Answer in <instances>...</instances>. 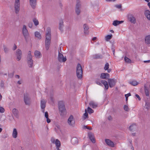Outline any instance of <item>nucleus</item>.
<instances>
[{
	"label": "nucleus",
	"instance_id": "338daca9",
	"mask_svg": "<svg viewBox=\"0 0 150 150\" xmlns=\"http://www.w3.org/2000/svg\"><path fill=\"white\" fill-rule=\"evenodd\" d=\"M15 77L16 78H17L18 79H19V78H20V76L18 75H16Z\"/></svg>",
	"mask_w": 150,
	"mask_h": 150
},
{
	"label": "nucleus",
	"instance_id": "09e8293b",
	"mask_svg": "<svg viewBox=\"0 0 150 150\" xmlns=\"http://www.w3.org/2000/svg\"><path fill=\"white\" fill-rule=\"evenodd\" d=\"M96 83L98 85L101 86L102 85V84L100 82V81H98V79H96Z\"/></svg>",
	"mask_w": 150,
	"mask_h": 150
},
{
	"label": "nucleus",
	"instance_id": "052dcab7",
	"mask_svg": "<svg viewBox=\"0 0 150 150\" xmlns=\"http://www.w3.org/2000/svg\"><path fill=\"white\" fill-rule=\"evenodd\" d=\"M51 141L52 143H55V141L54 138H52L51 139Z\"/></svg>",
	"mask_w": 150,
	"mask_h": 150
},
{
	"label": "nucleus",
	"instance_id": "393cba45",
	"mask_svg": "<svg viewBox=\"0 0 150 150\" xmlns=\"http://www.w3.org/2000/svg\"><path fill=\"white\" fill-rule=\"evenodd\" d=\"M83 28L84 30V33L85 35H88V32L87 31L89 29L88 26L86 24H85L83 25Z\"/></svg>",
	"mask_w": 150,
	"mask_h": 150
},
{
	"label": "nucleus",
	"instance_id": "72a5a7b5",
	"mask_svg": "<svg viewBox=\"0 0 150 150\" xmlns=\"http://www.w3.org/2000/svg\"><path fill=\"white\" fill-rule=\"evenodd\" d=\"M150 103L146 101L145 106H144V108L147 110H149L150 108Z\"/></svg>",
	"mask_w": 150,
	"mask_h": 150
},
{
	"label": "nucleus",
	"instance_id": "c03bdc74",
	"mask_svg": "<svg viewBox=\"0 0 150 150\" xmlns=\"http://www.w3.org/2000/svg\"><path fill=\"white\" fill-rule=\"evenodd\" d=\"M131 96V94L130 93H128L125 95V96L126 98V101H127L128 100V97Z\"/></svg>",
	"mask_w": 150,
	"mask_h": 150
},
{
	"label": "nucleus",
	"instance_id": "680f3d73",
	"mask_svg": "<svg viewBox=\"0 0 150 150\" xmlns=\"http://www.w3.org/2000/svg\"><path fill=\"white\" fill-rule=\"evenodd\" d=\"M123 22H124L123 21H117V22L118 23V25L122 23Z\"/></svg>",
	"mask_w": 150,
	"mask_h": 150
},
{
	"label": "nucleus",
	"instance_id": "cd10ccee",
	"mask_svg": "<svg viewBox=\"0 0 150 150\" xmlns=\"http://www.w3.org/2000/svg\"><path fill=\"white\" fill-rule=\"evenodd\" d=\"M93 57L95 59H102L103 58L102 55L100 54H95L93 56Z\"/></svg>",
	"mask_w": 150,
	"mask_h": 150
},
{
	"label": "nucleus",
	"instance_id": "412c9836",
	"mask_svg": "<svg viewBox=\"0 0 150 150\" xmlns=\"http://www.w3.org/2000/svg\"><path fill=\"white\" fill-rule=\"evenodd\" d=\"M71 142L73 145L77 144L78 142V139L76 137L73 138L71 140Z\"/></svg>",
	"mask_w": 150,
	"mask_h": 150
},
{
	"label": "nucleus",
	"instance_id": "bb28decb",
	"mask_svg": "<svg viewBox=\"0 0 150 150\" xmlns=\"http://www.w3.org/2000/svg\"><path fill=\"white\" fill-rule=\"evenodd\" d=\"M89 105L90 106L93 108H95L97 107L98 105L97 103L93 101H91L89 103Z\"/></svg>",
	"mask_w": 150,
	"mask_h": 150
},
{
	"label": "nucleus",
	"instance_id": "37998d69",
	"mask_svg": "<svg viewBox=\"0 0 150 150\" xmlns=\"http://www.w3.org/2000/svg\"><path fill=\"white\" fill-rule=\"evenodd\" d=\"M112 24L113 25L115 26H116L118 25V23L117 22V20H115L113 22Z\"/></svg>",
	"mask_w": 150,
	"mask_h": 150
},
{
	"label": "nucleus",
	"instance_id": "4468645a",
	"mask_svg": "<svg viewBox=\"0 0 150 150\" xmlns=\"http://www.w3.org/2000/svg\"><path fill=\"white\" fill-rule=\"evenodd\" d=\"M36 0H30V4L33 9H35L36 6Z\"/></svg>",
	"mask_w": 150,
	"mask_h": 150
},
{
	"label": "nucleus",
	"instance_id": "6ab92c4d",
	"mask_svg": "<svg viewBox=\"0 0 150 150\" xmlns=\"http://www.w3.org/2000/svg\"><path fill=\"white\" fill-rule=\"evenodd\" d=\"M64 25H63V22L62 20H60L59 21V30L62 32L63 31V28Z\"/></svg>",
	"mask_w": 150,
	"mask_h": 150
},
{
	"label": "nucleus",
	"instance_id": "f704fd0d",
	"mask_svg": "<svg viewBox=\"0 0 150 150\" xmlns=\"http://www.w3.org/2000/svg\"><path fill=\"white\" fill-rule=\"evenodd\" d=\"M33 21L35 26H37L39 24V23L38 20L35 18H34L33 20Z\"/></svg>",
	"mask_w": 150,
	"mask_h": 150
},
{
	"label": "nucleus",
	"instance_id": "69168bd1",
	"mask_svg": "<svg viewBox=\"0 0 150 150\" xmlns=\"http://www.w3.org/2000/svg\"><path fill=\"white\" fill-rule=\"evenodd\" d=\"M20 3L19 0H15V3Z\"/></svg>",
	"mask_w": 150,
	"mask_h": 150
},
{
	"label": "nucleus",
	"instance_id": "2eb2a0df",
	"mask_svg": "<svg viewBox=\"0 0 150 150\" xmlns=\"http://www.w3.org/2000/svg\"><path fill=\"white\" fill-rule=\"evenodd\" d=\"M27 63L28 66L30 68L32 67L33 66V61L32 57L27 58Z\"/></svg>",
	"mask_w": 150,
	"mask_h": 150
},
{
	"label": "nucleus",
	"instance_id": "20e7f679",
	"mask_svg": "<svg viewBox=\"0 0 150 150\" xmlns=\"http://www.w3.org/2000/svg\"><path fill=\"white\" fill-rule=\"evenodd\" d=\"M83 71L81 65L78 64L76 67V75L78 78L81 79L82 77Z\"/></svg>",
	"mask_w": 150,
	"mask_h": 150
},
{
	"label": "nucleus",
	"instance_id": "a19ab883",
	"mask_svg": "<svg viewBox=\"0 0 150 150\" xmlns=\"http://www.w3.org/2000/svg\"><path fill=\"white\" fill-rule=\"evenodd\" d=\"M145 93L146 95V96H148L149 95V92L148 90L146 89L145 88Z\"/></svg>",
	"mask_w": 150,
	"mask_h": 150
},
{
	"label": "nucleus",
	"instance_id": "603ef678",
	"mask_svg": "<svg viewBox=\"0 0 150 150\" xmlns=\"http://www.w3.org/2000/svg\"><path fill=\"white\" fill-rule=\"evenodd\" d=\"M45 48L47 50H48L49 48L50 45L45 44Z\"/></svg>",
	"mask_w": 150,
	"mask_h": 150
},
{
	"label": "nucleus",
	"instance_id": "dca6fc26",
	"mask_svg": "<svg viewBox=\"0 0 150 150\" xmlns=\"http://www.w3.org/2000/svg\"><path fill=\"white\" fill-rule=\"evenodd\" d=\"M12 112L14 115L17 118H19V111L16 108L13 109Z\"/></svg>",
	"mask_w": 150,
	"mask_h": 150
},
{
	"label": "nucleus",
	"instance_id": "f8f14e48",
	"mask_svg": "<svg viewBox=\"0 0 150 150\" xmlns=\"http://www.w3.org/2000/svg\"><path fill=\"white\" fill-rule=\"evenodd\" d=\"M105 143L109 146L111 147H114V143L110 139H106L105 140Z\"/></svg>",
	"mask_w": 150,
	"mask_h": 150
},
{
	"label": "nucleus",
	"instance_id": "9d476101",
	"mask_svg": "<svg viewBox=\"0 0 150 150\" xmlns=\"http://www.w3.org/2000/svg\"><path fill=\"white\" fill-rule=\"evenodd\" d=\"M16 56L18 61H19L21 59L22 57V52L20 49H18L16 50Z\"/></svg>",
	"mask_w": 150,
	"mask_h": 150
},
{
	"label": "nucleus",
	"instance_id": "5fc2aeb1",
	"mask_svg": "<svg viewBox=\"0 0 150 150\" xmlns=\"http://www.w3.org/2000/svg\"><path fill=\"white\" fill-rule=\"evenodd\" d=\"M45 117L46 118L48 117L49 115L48 112H45Z\"/></svg>",
	"mask_w": 150,
	"mask_h": 150
},
{
	"label": "nucleus",
	"instance_id": "864d4df0",
	"mask_svg": "<svg viewBox=\"0 0 150 150\" xmlns=\"http://www.w3.org/2000/svg\"><path fill=\"white\" fill-rule=\"evenodd\" d=\"M85 113L83 115H84L85 117H87V116H88V114L87 113V111H86V109H85Z\"/></svg>",
	"mask_w": 150,
	"mask_h": 150
},
{
	"label": "nucleus",
	"instance_id": "13d9d810",
	"mask_svg": "<svg viewBox=\"0 0 150 150\" xmlns=\"http://www.w3.org/2000/svg\"><path fill=\"white\" fill-rule=\"evenodd\" d=\"M135 96L138 98L139 100H141V98L138 95L136 94L135 95Z\"/></svg>",
	"mask_w": 150,
	"mask_h": 150
},
{
	"label": "nucleus",
	"instance_id": "4be33fe9",
	"mask_svg": "<svg viewBox=\"0 0 150 150\" xmlns=\"http://www.w3.org/2000/svg\"><path fill=\"white\" fill-rule=\"evenodd\" d=\"M56 146V148L57 150H59V147L60 146L61 144L60 141L58 139H56L55 143Z\"/></svg>",
	"mask_w": 150,
	"mask_h": 150
},
{
	"label": "nucleus",
	"instance_id": "b1692460",
	"mask_svg": "<svg viewBox=\"0 0 150 150\" xmlns=\"http://www.w3.org/2000/svg\"><path fill=\"white\" fill-rule=\"evenodd\" d=\"M20 3L15 4V8L16 12L18 13L19 10Z\"/></svg>",
	"mask_w": 150,
	"mask_h": 150
},
{
	"label": "nucleus",
	"instance_id": "58836bf2",
	"mask_svg": "<svg viewBox=\"0 0 150 150\" xmlns=\"http://www.w3.org/2000/svg\"><path fill=\"white\" fill-rule=\"evenodd\" d=\"M87 111L88 113L89 114L93 113L94 112L93 110L89 107H88L87 108Z\"/></svg>",
	"mask_w": 150,
	"mask_h": 150
},
{
	"label": "nucleus",
	"instance_id": "49530a36",
	"mask_svg": "<svg viewBox=\"0 0 150 150\" xmlns=\"http://www.w3.org/2000/svg\"><path fill=\"white\" fill-rule=\"evenodd\" d=\"M33 23L32 22H29L28 23V26L29 28H31L33 26Z\"/></svg>",
	"mask_w": 150,
	"mask_h": 150
},
{
	"label": "nucleus",
	"instance_id": "1a4fd4ad",
	"mask_svg": "<svg viewBox=\"0 0 150 150\" xmlns=\"http://www.w3.org/2000/svg\"><path fill=\"white\" fill-rule=\"evenodd\" d=\"M108 83L110 88L114 87L116 83V81L113 79H108Z\"/></svg>",
	"mask_w": 150,
	"mask_h": 150
},
{
	"label": "nucleus",
	"instance_id": "f03ea898",
	"mask_svg": "<svg viewBox=\"0 0 150 150\" xmlns=\"http://www.w3.org/2000/svg\"><path fill=\"white\" fill-rule=\"evenodd\" d=\"M51 29L50 28L48 27L47 29V32L46 34V40L45 44L50 45L51 37Z\"/></svg>",
	"mask_w": 150,
	"mask_h": 150
},
{
	"label": "nucleus",
	"instance_id": "de8ad7c7",
	"mask_svg": "<svg viewBox=\"0 0 150 150\" xmlns=\"http://www.w3.org/2000/svg\"><path fill=\"white\" fill-rule=\"evenodd\" d=\"M31 57H32V56H31V52L30 51H29L28 53L27 58H31Z\"/></svg>",
	"mask_w": 150,
	"mask_h": 150
},
{
	"label": "nucleus",
	"instance_id": "423d86ee",
	"mask_svg": "<svg viewBox=\"0 0 150 150\" xmlns=\"http://www.w3.org/2000/svg\"><path fill=\"white\" fill-rule=\"evenodd\" d=\"M58 59L60 62H65L67 60L66 57H64L63 54L60 53L59 51L58 52Z\"/></svg>",
	"mask_w": 150,
	"mask_h": 150
},
{
	"label": "nucleus",
	"instance_id": "c9c22d12",
	"mask_svg": "<svg viewBox=\"0 0 150 150\" xmlns=\"http://www.w3.org/2000/svg\"><path fill=\"white\" fill-rule=\"evenodd\" d=\"M129 83L131 85L134 86H136L138 84L137 82L135 81H130L129 82Z\"/></svg>",
	"mask_w": 150,
	"mask_h": 150
},
{
	"label": "nucleus",
	"instance_id": "a211bd4d",
	"mask_svg": "<svg viewBox=\"0 0 150 150\" xmlns=\"http://www.w3.org/2000/svg\"><path fill=\"white\" fill-rule=\"evenodd\" d=\"M46 101L44 99H42L41 100L40 102V106L41 109H45L46 107Z\"/></svg>",
	"mask_w": 150,
	"mask_h": 150
},
{
	"label": "nucleus",
	"instance_id": "6e6552de",
	"mask_svg": "<svg viewBox=\"0 0 150 150\" xmlns=\"http://www.w3.org/2000/svg\"><path fill=\"white\" fill-rule=\"evenodd\" d=\"M68 123L71 126H73L75 124V121L74 117L72 115H71L68 120Z\"/></svg>",
	"mask_w": 150,
	"mask_h": 150
},
{
	"label": "nucleus",
	"instance_id": "f257e3e1",
	"mask_svg": "<svg viewBox=\"0 0 150 150\" xmlns=\"http://www.w3.org/2000/svg\"><path fill=\"white\" fill-rule=\"evenodd\" d=\"M58 107L60 115L62 117H64L66 114L67 111L63 101H60L59 102Z\"/></svg>",
	"mask_w": 150,
	"mask_h": 150
},
{
	"label": "nucleus",
	"instance_id": "c756f323",
	"mask_svg": "<svg viewBox=\"0 0 150 150\" xmlns=\"http://www.w3.org/2000/svg\"><path fill=\"white\" fill-rule=\"evenodd\" d=\"M101 82L104 85L105 88L106 89H108V88L109 86L107 81L102 80L101 81Z\"/></svg>",
	"mask_w": 150,
	"mask_h": 150
},
{
	"label": "nucleus",
	"instance_id": "79ce46f5",
	"mask_svg": "<svg viewBox=\"0 0 150 150\" xmlns=\"http://www.w3.org/2000/svg\"><path fill=\"white\" fill-rule=\"evenodd\" d=\"M124 110L126 111H129V108L127 106L125 105L124 106Z\"/></svg>",
	"mask_w": 150,
	"mask_h": 150
},
{
	"label": "nucleus",
	"instance_id": "5701e85b",
	"mask_svg": "<svg viewBox=\"0 0 150 150\" xmlns=\"http://www.w3.org/2000/svg\"><path fill=\"white\" fill-rule=\"evenodd\" d=\"M144 14L147 19L150 20V11L148 10H146L144 12Z\"/></svg>",
	"mask_w": 150,
	"mask_h": 150
},
{
	"label": "nucleus",
	"instance_id": "6e6d98bb",
	"mask_svg": "<svg viewBox=\"0 0 150 150\" xmlns=\"http://www.w3.org/2000/svg\"><path fill=\"white\" fill-rule=\"evenodd\" d=\"M4 84L3 81H1V84H0V86H1V87H3L4 86Z\"/></svg>",
	"mask_w": 150,
	"mask_h": 150
},
{
	"label": "nucleus",
	"instance_id": "a878e982",
	"mask_svg": "<svg viewBox=\"0 0 150 150\" xmlns=\"http://www.w3.org/2000/svg\"><path fill=\"white\" fill-rule=\"evenodd\" d=\"M145 43L149 44H150V35L146 36L145 38Z\"/></svg>",
	"mask_w": 150,
	"mask_h": 150
},
{
	"label": "nucleus",
	"instance_id": "aec40b11",
	"mask_svg": "<svg viewBox=\"0 0 150 150\" xmlns=\"http://www.w3.org/2000/svg\"><path fill=\"white\" fill-rule=\"evenodd\" d=\"M137 128V126L135 124H133L130 126L129 129L131 131L133 132Z\"/></svg>",
	"mask_w": 150,
	"mask_h": 150
},
{
	"label": "nucleus",
	"instance_id": "e2e57ef3",
	"mask_svg": "<svg viewBox=\"0 0 150 150\" xmlns=\"http://www.w3.org/2000/svg\"><path fill=\"white\" fill-rule=\"evenodd\" d=\"M144 63H149L150 62V60H147V61H144Z\"/></svg>",
	"mask_w": 150,
	"mask_h": 150
},
{
	"label": "nucleus",
	"instance_id": "9b49d317",
	"mask_svg": "<svg viewBox=\"0 0 150 150\" xmlns=\"http://www.w3.org/2000/svg\"><path fill=\"white\" fill-rule=\"evenodd\" d=\"M128 18L129 21L134 24L136 23V19L132 14H129L128 16Z\"/></svg>",
	"mask_w": 150,
	"mask_h": 150
},
{
	"label": "nucleus",
	"instance_id": "473e14b6",
	"mask_svg": "<svg viewBox=\"0 0 150 150\" xmlns=\"http://www.w3.org/2000/svg\"><path fill=\"white\" fill-rule=\"evenodd\" d=\"M35 35L36 37L39 39H40L41 38V36L39 32L36 31L35 32Z\"/></svg>",
	"mask_w": 150,
	"mask_h": 150
},
{
	"label": "nucleus",
	"instance_id": "4c0bfd02",
	"mask_svg": "<svg viewBox=\"0 0 150 150\" xmlns=\"http://www.w3.org/2000/svg\"><path fill=\"white\" fill-rule=\"evenodd\" d=\"M125 60L126 62L128 63H130L131 62V60L126 57H125Z\"/></svg>",
	"mask_w": 150,
	"mask_h": 150
},
{
	"label": "nucleus",
	"instance_id": "0eeeda50",
	"mask_svg": "<svg viewBox=\"0 0 150 150\" xmlns=\"http://www.w3.org/2000/svg\"><path fill=\"white\" fill-rule=\"evenodd\" d=\"M81 8V4L79 0H77L75 8V12L77 15H79L80 13V8Z\"/></svg>",
	"mask_w": 150,
	"mask_h": 150
},
{
	"label": "nucleus",
	"instance_id": "a18cd8bd",
	"mask_svg": "<svg viewBox=\"0 0 150 150\" xmlns=\"http://www.w3.org/2000/svg\"><path fill=\"white\" fill-rule=\"evenodd\" d=\"M4 112V108L2 107H0V112L1 113H3Z\"/></svg>",
	"mask_w": 150,
	"mask_h": 150
},
{
	"label": "nucleus",
	"instance_id": "2f4dec72",
	"mask_svg": "<svg viewBox=\"0 0 150 150\" xmlns=\"http://www.w3.org/2000/svg\"><path fill=\"white\" fill-rule=\"evenodd\" d=\"M112 37V34L108 35L106 36L105 37V40L106 41H108L111 39Z\"/></svg>",
	"mask_w": 150,
	"mask_h": 150
},
{
	"label": "nucleus",
	"instance_id": "3c124183",
	"mask_svg": "<svg viewBox=\"0 0 150 150\" xmlns=\"http://www.w3.org/2000/svg\"><path fill=\"white\" fill-rule=\"evenodd\" d=\"M115 6L118 8H122V5L121 4L116 5Z\"/></svg>",
	"mask_w": 150,
	"mask_h": 150
},
{
	"label": "nucleus",
	"instance_id": "c85d7f7f",
	"mask_svg": "<svg viewBox=\"0 0 150 150\" xmlns=\"http://www.w3.org/2000/svg\"><path fill=\"white\" fill-rule=\"evenodd\" d=\"M34 54L35 56L37 58H40L41 56L40 52L38 51H35V52Z\"/></svg>",
	"mask_w": 150,
	"mask_h": 150
},
{
	"label": "nucleus",
	"instance_id": "bf43d9fd",
	"mask_svg": "<svg viewBox=\"0 0 150 150\" xmlns=\"http://www.w3.org/2000/svg\"><path fill=\"white\" fill-rule=\"evenodd\" d=\"M17 48V46L16 45L14 44L13 47V50H15Z\"/></svg>",
	"mask_w": 150,
	"mask_h": 150
},
{
	"label": "nucleus",
	"instance_id": "0e129e2a",
	"mask_svg": "<svg viewBox=\"0 0 150 150\" xmlns=\"http://www.w3.org/2000/svg\"><path fill=\"white\" fill-rule=\"evenodd\" d=\"M108 119L109 120H110L111 119H112V117L110 115L108 116Z\"/></svg>",
	"mask_w": 150,
	"mask_h": 150
},
{
	"label": "nucleus",
	"instance_id": "774afa93",
	"mask_svg": "<svg viewBox=\"0 0 150 150\" xmlns=\"http://www.w3.org/2000/svg\"><path fill=\"white\" fill-rule=\"evenodd\" d=\"M108 70V73H110L111 72V69H108V70Z\"/></svg>",
	"mask_w": 150,
	"mask_h": 150
},
{
	"label": "nucleus",
	"instance_id": "ea45409f",
	"mask_svg": "<svg viewBox=\"0 0 150 150\" xmlns=\"http://www.w3.org/2000/svg\"><path fill=\"white\" fill-rule=\"evenodd\" d=\"M109 64L108 63H106L105 66V67L104 68V69L105 70H108L109 69Z\"/></svg>",
	"mask_w": 150,
	"mask_h": 150
},
{
	"label": "nucleus",
	"instance_id": "ddd939ff",
	"mask_svg": "<svg viewBox=\"0 0 150 150\" xmlns=\"http://www.w3.org/2000/svg\"><path fill=\"white\" fill-rule=\"evenodd\" d=\"M88 136L90 139L93 143H95V140L94 138L93 134L91 132H89L88 134Z\"/></svg>",
	"mask_w": 150,
	"mask_h": 150
},
{
	"label": "nucleus",
	"instance_id": "7c9ffc66",
	"mask_svg": "<svg viewBox=\"0 0 150 150\" xmlns=\"http://www.w3.org/2000/svg\"><path fill=\"white\" fill-rule=\"evenodd\" d=\"M17 130L16 128H14L13 130V131L12 134L13 137L15 138L17 137Z\"/></svg>",
	"mask_w": 150,
	"mask_h": 150
},
{
	"label": "nucleus",
	"instance_id": "39448f33",
	"mask_svg": "<svg viewBox=\"0 0 150 150\" xmlns=\"http://www.w3.org/2000/svg\"><path fill=\"white\" fill-rule=\"evenodd\" d=\"M24 101L25 105L30 106L31 103V99L28 94H25L24 97Z\"/></svg>",
	"mask_w": 150,
	"mask_h": 150
},
{
	"label": "nucleus",
	"instance_id": "8fccbe9b",
	"mask_svg": "<svg viewBox=\"0 0 150 150\" xmlns=\"http://www.w3.org/2000/svg\"><path fill=\"white\" fill-rule=\"evenodd\" d=\"M50 100H51V102L53 103H54V98L52 96H50Z\"/></svg>",
	"mask_w": 150,
	"mask_h": 150
},
{
	"label": "nucleus",
	"instance_id": "7ed1b4c3",
	"mask_svg": "<svg viewBox=\"0 0 150 150\" xmlns=\"http://www.w3.org/2000/svg\"><path fill=\"white\" fill-rule=\"evenodd\" d=\"M23 34L25 38V40L26 42H27L29 40L30 36L26 28V27L25 25H24L23 28Z\"/></svg>",
	"mask_w": 150,
	"mask_h": 150
},
{
	"label": "nucleus",
	"instance_id": "f3484780",
	"mask_svg": "<svg viewBox=\"0 0 150 150\" xmlns=\"http://www.w3.org/2000/svg\"><path fill=\"white\" fill-rule=\"evenodd\" d=\"M109 77V74L107 73H102L100 76V78L102 79H107Z\"/></svg>",
	"mask_w": 150,
	"mask_h": 150
},
{
	"label": "nucleus",
	"instance_id": "4d7b16f0",
	"mask_svg": "<svg viewBox=\"0 0 150 150\" xmlns=\"http://www.w3.org/2000/svg\"><path fill=\"white\" fill-rule=\"evenodd\" d=\"M47 119V122L48 123H49L50 122L51 120L48 117L46 118Z\"/></svg>",
	"mask_w": 150,
	"mask_h": 150
},
{
	"label": "nucleus",
	"instance_id": "e433bc0d",
	"mask_svg": "<svg viewBox=\"0 0 150 150\" xmlns=\"http://www.w3.org/2000/svg\"><path fill=\"white\" fill-rule=\"evenodd\" d=\"M3 48L4 52L5 53H7L9 51V49L8 47L5 45H3Z\"/></svg>",
	"mask_w": 150,
	"mask_h": 150
}]
</instances>
